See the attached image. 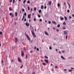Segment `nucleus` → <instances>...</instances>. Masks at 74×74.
I'll use <instances>...</instances> for the list:
<instances>
[{
	"mask_svg": "<svg viewBox=\"0 0 74 74\" xmlns=\"http://www.w3.org/2000/svg\"><path fill=\"white\" fill-rule=\"evenodd\" d=\"M31 33L34 37H36V35L34 33V31L31 30Z\"/></svg>",
	"mask_w": 74,
	"mask_h": 74,
	"instance_id": "obj_1",
	"label": "nucleus"
},
{
	"mask_svg": "<svg viewBox=\"0 0 74 74\" xmlns=\"http://www.w3.org/2000/svg\"><path fill=\"white\" fill-rule=\"evenodd\" d=\"M25 34L27 38L28 39V40H29V41H30V37H29V36H28V35H27V34H26V33H25Z\"/></svg>",
	"mask_w": 74,
	"mask_h": 74,
	"instance_id": "obj_2",
	"label": "nucleus"
},
{
	"mask_svg": "<svg viewBox=\"0 0 74 74\" xmlns=\"http://www.w3.org/2000/svg\"><path fill=\"white\" fill-rule=\"evenodd\" d=\"M21 56H22V57H23V56H24V52L22 50L21 51Z\"/></svg>",
	"mask_w": 74,
	"mask_h": 74,
	"instance_id": "obj_3",
	"label": "nucleus"
},
{
	"mask_svg": "<svg viewBox=\"0 0 74 74\" xmlns=\"http://www.w3.org/2000/svg\"><path fill=\"white\" fill-rule=\"evenodd\" d=\"M29 25L30 24L28 23H25V25L27 26V27H29Z\"/></svg>",
	"mask_w": 74,
	"mask_h": 74,
	"instance_id": "obj_4",
	"label": "nucleus"
},
{
	"mask_svg": "<svg viewBox=\"0 0 74 74\" xmlns=\"http://www.w3.org/2000/svg\"><path fill=\"white\" fill-rule=\"evenodd\" d=\"M51 4H52V1H50L49 2V5H51Z\"/></svg>",
	"mask_w": 74,
	"mask_h": 74,
	"instance_id": "obj_5",
	"label": "nucleus"
},
{
	"mask_svg": "<svg viewBox=\"0 0 74 74\" xmlns=\"http://www.w3.org/2000/svg\"><path fill=\"white\" fill-rule=\"evenodd\" d=\"M64 33L65 35H67V32L66 31H64Z\"/></svg>",
	"mask_w": 74,
	"mask_h": 74,
	"instance_id": "obj_6",
	"label": "nucleus"
},
{
	"mask_svg": "<svg viewBox=\"0 0 74 74\" xmlns=\"http://www.w3.org/2000/svg\"><path fill=\"white\" fill-rule=\"evenodd\" d=\"M52 23L54 25H56V22L55 21H52Z\"/></svg>",
	"mask_w": 74,
	"mask_h": 74,
	"instance_id": "obj_7",
	"label": "nucleus"
},
{
	"mask_svg": "<svg viewBox=\"0 0 74 74\" xmlns=\"http://www.w3.org/2000/svg\"><path fill=\"white\" fill-rule=\"evenodd\" d=\"M18 60L19 62H22V61L21 60V58H18Z\"/></svg>",
	"mask_w": 74,
	"mask_h": 74,
	"instance_id": "obj_8",
	"label": "nucleus"
},
{
	"mask_svg": "<svg viewBox=\"0 0 74 74\" xmlns=\"http://www.w3.org/2000/svg\"><path fill=\"white\" fill-rule=\"evenodd\" d=\"M45 34L46 35H47V36H48V33L47 32H46V31H45Z\"/></svg>",
	"mask_w": 74,
	"mask_h": 74,
	"instance_id": "obj_9",
	"label": "nucleus"
},
{
	"mask_svg": "<svg viewBox=\"0 0 74 74\" xmlns=\"http://www.w3.org/2000/svg\"><path fill=\"white\" fill-rule=\"evenodd\" d=\"M60 19L61 21H63V20H64V18L63 17H62V18H61L60 17Z\"/></svg>",
	"mask_w": 74,
	"mask_h": 74,
	"instance_id": "obj_10",
	"label": "nucleus"
},
{
	"mask_svg": "<svg viewBox=\"0 0 74 74\" xmlns=\"http://www.w3.org/2000/svg\"><path fill=\"white\" fill-rule=\"evenodd\" d=\"M30 15H31V14H29V15L28 16V18H29V19H30V18H31V17L30 16Z\"/></svg>",
	"mask_w": 74,
	"mask_h": 74,
	"instance_id": "obj_11",
	"label": "nucleus"
},
{
	"mask_svg": "<svg viewBox=\"0 0 74 74\" xmlns=\"http://www.w3.org/2000/svg\"><path fill=\"white\" fill-rule=\"evenodd\" d=\"M25 18V16H24V15L23 16V18H22L21 20V21L22 22V21H23V19H24Z\"/></svg>",
	"mask_w": 74,
	"mask_h": 74,
	"instance_id": "obj_12",
	"label": "nucleus"
},
{
	"mask_svg": "<svg viewBox=\"0 0 74 74\" xmlns=\"http://www.w3.org/2000/svg\"><path fill=\"white\" fill-rule=\"evenodd\" d=\"M64 18L65 21H67V17L65 16L64 17Z\"/></svg>",
	"mask_w": 74,
	"mask_h": 74,
	"instance_id": "obj_13",
	"label": "nucleus"
},
{
	"mask_svg": "<svg viewBox=\"0 0 74 74\" xmlns=\"http://www.w3.org/2000/svg\"><path fill=\"white\" fill-rule=\"evenodd\" d=\"M45 61L46 62H47V63H49V62H48V60H45Z\"/></svg>",
	"mask_w": 74,
	"mask_h": 74,
	"instance_id": "obj_14",
	"label": "nucleus"
},
{
	"mask_svg": "<svg viewBox=\"0 0 74 74\" xmlns=\"http://www.w3.org/2000/svg\"><path fill=\"white\" fill-rule=\"evenodd\" d=\"M61 58L63 60H64L65 59V58H64V57H63L62 56H61Z\"/></svg>",
	"mask_w": 74,
	"mask_h": 74,
	"instance_id": "obj_15",
	"label": "nucleus"
},
{
	"mask_svg": "<svg viewBox=\"0 0 74 74\" xmlns=\"http://www.w3.org/2000/svg\"><path fill=\"white\" fill-rule=\"evenodd\" d=\"M62 29L63 30H65V29H66V27H62Z\"/></svg>",
	"mask_w": 74,
	"mask_h": 74,
	"instance_id": "obj_16",
	"label": "nucleus"
},
{
	"mask_svg": "<svg viewBox=\"0 0 74 74\" xmlns=\"http://www.w3.org/2000/svg\"><path fill=\"white\" fill-rule=\"evenodd\" d=\"M18 15V13L17 12H15V16H17V15Z\"/></svg>",
	"mask_w": 74,
	"mask_h": 74,
	"instance_id": "obj_17",
	"label": "nucleus"
},
{
	"mask_svg": "<svg viewBox=\"0 0 74 74\" xmlns=\"http://www.w3.org/2000/svg\"><path fill=\"white\" fill-rule=\"evenodd\" d=\"M9 11H12V9L11 8V7H10L9 8Z\"/></svg>",
	"mask_w": 74,
	"mask_h": 74,
	"instance_id": "obj_18",
	"label": "nucleus"
},
{
	"mask_svg": "<svg viewBox=\"0 0 74 74\" xmlns=\"http://www.w3.org/2000/svg\"><path fill=\"white\" fill-rule=\"evenodd\" d=\"M41 9H43L44 8V6L43 5H42L41 7Z\"/></svg>",
	"mask_w": 74,
	"mask_h": 74,
	"instance_id": "obj_19",
	"label": "nucleus"
},
{
	"mask_svg": "<svg viewBox=\"0 0 74 74\" xmlns=\"http://www.w3.org/2000/svg\"><path fill=\"white\" fill-rule=\"evenodd\" d=\"M58 7H60V3H58Z\"/></svg>",
	"mask_w": 74,
	"mask_h": 74,
	"instance_id": "obj_20",
	"label": "nucleus"
},
{
	"mask_svg": "<svg viewBox=\"0 0 74 74\" xmlns=\"http://www.w3.org/2000/svg\"><path fill=\"white\" fill-rule=\"evenodd\" d=\"M45 59H48V57L46 56H45Z\"/></svg>",
	"mask_w": 74,
	"mask_h": 74,
	"instance_id": "obj_21",
	"label": "nucleus"
},
{
	"mask_svg": "<svg viewBox=\"0 0 74 74\" xmlns=\"http://www.w3.org/2000/svg\"><path fill=\"white\" fill-rule=\"evenodd\" d=\"M28 11H30V7L29 6L28 7Z\"/></svg>",
	"mask_w": 74,
	"mask_h": 74,
	"instance_id": "obj_22",
	"label": "nucleus"
},
{
	"mask_svg": "<svg viewBox=\"0 0 74 74\" xmlns=\"http://www.w3.org/2000/svg\"><path fill=\"white\" fill-rule=\"evenodd\" d=\"M39 13H41V10H39Z\"/></svg>",
	"mask_w": 74,
	"mask_h": 74,
	"instance_id": "obj_23",
	"label": "nucleus"
},
{
	"mask_svg": "<svg viewBox=\"0 0 74 74\" xmlns=\"http://www.w3.org/2000/svg\"><path fill=\"white\" fill-rule=\"evenodd\" d=\"M67 37H68V36L67 35L65 37V38H66V40H67Z\"/></svg>",
	"mask_w": 74,
	"mask_h": 74,
	"instance_id": "obj_24",
	"label": "nucleus"
},
{
	"mask_svg": "<svg viewBox=\"0 0 74 74\" xmlns=\"http://www.w3.org/2000/svg\"><path fill=\"white\" fill-rule=\"evenodd\" d=\"M34 10L35 11H36V7H35L34 8Z\"/></svg>",
	"mask_w": 74,
	"mask_h": 74,
	"instance_id": "obj_25",
	"label": "nucleus"
},
{
	"mask_svg": "<svg viewBox=\"0 0 74 74\" xmlns=\"http://www.w3.org/2000/svg\"><path fill=\"white\" fill-rule=\"evenodd\" d=\"M69 8H70H70L71 7L70 6V4H69Z\"/></svg>",
	"mask_w": 74,
	"mask_h": 74,
	"instance_id": "obj_26",
	"label": "nucleus"
},
{
	"mask_svg": "<svg viewBox=\"0 0 74 74\" xmlns=\"http://www.w3.org/2000/svg\"><path fill=\"white\" fill-rule=\"evenodd\" d=\"M48 23H49V24L50 25V24H51V21H49L48 22Z\"/></svg>",
	"mask_w": 74,
	"mask_h": 74,
	"instance_id": "obj_27",
	"label": "nucleus"
},
{
	"mask_svg": "<svg viewBox=\"0 0 74 74\" xmlns=\"http://www.w3.org/2000/svg\"><path fill=\"white\" fill-rule=\"evenodd\" d=\"M57 27H60V24H58V25H57Z\"/></svg>",
	"mask_w": 74,
	"mask_h": 74,
	"instance_id": "obj_28",
	"label": "nucleus"
},
{
	"mask_svg": "<svg viewBox=\"0 0 74 74\" xmlns=\"http://www.w3.org/2000/svg\"><path fill=\"white\" fill-rule=\"evenodd\" d=\"M24 15H25V16H26V12H25Z\"/></svg>",
	"mask_w": 74,
	"mask_h": 74,
	"instance_id": "obj_29",
	"label": "nucleus"
},
{
	"mask_svg": "<svg viewBox=\"0 0 74 74\" xmlns=\"http://www.w3.org/2000/svg\"><path fill=\"white\" fill-rule=\"evenodd\" d=\"M32 10H33V8H31L30 9V12H32Z\"/></svg>",
	"mask_w": 74,
	"mask_h": 74,
	"instance_id": "obj_30",
	"label": "nucleus"
},
{
	"mask_svg": "<svg viewBox=\"0 0 74 74\" xmlns=\"http://www.w3.org/2000/svg\"><path fill=\"white\" fill-rule=\"evenodd\" d=\"M38 16L39 18H40V17H41V16H40V15L38 14Z\"/></svg>",
	"mask_w": 74,
	"mask_h": 74,
	"instance_id": "obj_31",
	"label": "nucleus"
},
{
	"mask_svg": "<svg viewBox=\"0 0 74 74\" xmlns=\"http://www.w3.org/2000/svg\"><path fill=\"white\" fill-rule=\"evenodd\" d=\"M66 23H65V22H64L63 23V25H66Z\"/></svg>",
	"mask_w": 74,
	"mask_h": 74,
	"instance_id": "obj_32",
	"label": "nucleus"
},
{
	"mask_svg": "<svg viewBox=\"0 0 74 74\" xmlns=\"http://www.w3.org/2000/svg\"><path fill=\"white\" fill-rule=\"evenodd\" d=\"M27 3H29V4H30V1H27Z\"/></svg>",
	"mask_w": 74,
	"mask_h": 74,
	"instance_id": "obj_33",
	"label": "nucleus"
},
{
	"mask_svg": "<svg viewBox=\"0 0 74 74\" xmlns=\"http://www.w3.org/2000/svg\"><path fill=\"white\" fill-rule=\"evenodd\" d=\"M69 72H71V71H72V70L70 69L69 70Z\"/></svg>",
	"mask_w": 74,
	"mask_h": 74,
	"instance_id": "obj_34",
	"label": "nucleus"
},
{
	"mask_svg": "<svg viewBox=\"0 0 74 74\" xmlns=\"http://www.w3.org/2000/svg\"><path fill=\"white\" fill-rule=\"evenodd\" d=\"M12 18H13L14 17V14H12V15L11 16Z\"/></svg>",
	"mask_w": 74,
	"mask_h": 74,
	"instance_id": "obj_35",
	"label": "nucleus"
},
{
	"mask_svg": "<svg viewBox=\"0 0 74 74\" xmlns=\"http://www.w3.org/2000/svg\"><path fill=\"white\" fill-rule=\"evenodd\" d=\"M45 9H46L47 8V6H45L44 7Z\"/></svg>",
	"mask_w": 74,
	"mask_h": 74,
	"instance_id": "obj_36",
	"label": "nucleus"
},
{
	"mask_svg": "<svg viewBox=\"0 0 74 74\" xmlns=\"http://www.w3.org/2000/svg\"><path fill=\"white\" fill-rule=\"evenodd\" d=\"M22 11H23V12L25 11V9H22Z\"/></svg>",
	"mask_w": 74,
	"mask_h": 74,
	"instance_id": "obj_37",
	"label": "nucleus"
},
{
	"mask_svg": "<svg viewBox=\"0 0 74 74\" xmlns=\"http://www.w3.org/2000/svg\"><path fill=\"white\" fill-rule=\"evenodd\" d=\"M26 0H24V1L23 2V3H25V2H26Z\"/></svg>",
	"mask_w": 74,
	"mask_h": 74,
	"instance_id": "obj_38",
	"label": "nucleus"
},
{
	"mask_svg": "<svg viewBox=\"0 0 74 74\" xmlns=\"http://www.w3.org/2000/svg\"><path fill=\"white\" fill-rule=\"evenodd\" d=\"M67 12H70V10H67Z\"/></svg>",
	"mask_w": 74,
	"mask_h": 74,
	"instance_id": "obj_39",
	"label": "nucleus"
},
{
	"mask_svg": "<svg viewBox=\"0 0 74 74\" xmlns=\"http://www.w3.org/2000/svg\"><path fill=\"white\" fill-rule=\"evenodd\" d=\"M36 18H34V21L35 22V21H36Z\"/></svg>",
	"mask_w": 74,
	"mask_h": 74,
	"instance_id": "obj_40",
	"label": "nucleus"
},
{
	"mask_svg": "<svg viewBox=\"0 0 74 74\" xmlns=\"http://www.w3.org/2000/svg\"><path fill=\"white\" fill-rule=\"evenodd\" d=\"M10 16H11V15H12V13H10Z\"/></svg>",
	"mask_w": 74,
	"mask_h": 74,
	"instance_id": "obj_41",
	"label": "nucleus"
},
{
	"mask_svg": "<svg viewBox=\"0 0 74 74\" xmlns=\"http://www.w3.org/2000/svg\"><path fill=\"white\" fill-rule=\"evenodd\" d=\"M49 48L51 50V49H52V47H50Z\"/></svg>",
	"mask_w": 74,
	"mask_h": 74,
	"instance_id": "obj_42",
	"label": "nucleus"
},
{
	"mask_svg": "<svg viewBox=\"0 0 74 74\" xmlns=\"http://www.w3.org/2000/svg\"><path fill=\"white\" fill-rule=\"evenodd\" d=\"M64 52H65V51H64V50H63L62 51V53H64Z\"/></svg>",
	"mask_w": 74,
	"mask_h": 74,
	"instance_id": "obj_43",
	"label": "nucleus"
},
{
	"mask_svg": "<svg viewBox=\"0 0 74 74\" xmlns=\"http://www.w3.org/2000/svg\"><path fill=\"white\" fill-rule=\"evenodd\" d=\"M27 55H26V59H27Z\"/></svg>",
	"mask_w": 74,
	"mask_h": 74,
	"instance_id": "obj_44",
	"label": "nucleus"
},
{
	"mask_svg": "<svg viewBox=\"0 0 74 74\" xmlns=\"http://www.w3.org/2000/svg\"><path fill=\"white\" fill-rule=\"evenodd\" d=\"M15 0H13V3H15Z\"/></svg>",
	"mask_w": 74,
	"mask_h": 74,
	"instance_id": "obj_45",
	"label": "nucleus"
},
{
	"mask_svg": "<svg viewBox=\"0 0 74 74\" xmlns=\"http://www.w3.org/2000/svg\"><path fill=\"white\" fill-rule=\"evenodd\" d=\"M55 69H58V66H55Z\"/></svg>",
	"mask_w": 74,
	"mask_h": 74,
	"instance_id": "obj_46",
	"label": "nucleus"
},
{
	"mask_svg": "<svg viewBox=\"0 0 74 74\" xmlns=\"http://www.w3.org/2000/svg\"><path fill=\"white\" fill-rule=\"evenodd\" d=\"M3 34V32H0V34Z\"/></svg>",
	"mask_w": 74,
	"mask_h": 74,
	"instance_id": "obj_47",
	"label": "nucleus"
},
{
	"mask_svg": "<svg viewBox=\"0 0 74 74\" xmlns=\"http://www.w3.org/2000/svg\"><path fill=\"white\" fill-rule=\"evenodd\" d=\"M42 64L43 65H45V63H42Z\"/></svg>",
	"mask_w": 74,
	"mask_h": 74,
	"instance_id": "obj_48",
	"label": "nucleus"
},
{
	"mask_svg": "<svg viewBox=\"0 0 74 74\" xmlns=\"http://www.w3.org/2000/svg\"><path fill=\"white\" fill-rule=\"evenodd\" d=\"M36 49H37V50L38 51H39V49H38V48H37Z\"/></svg>",
	"mask_w": 74,
	"mask_h": 74,
	"instance_id": "obj_49",
	"label": "nucleus"
},
{
	"mask_svg": "<svg viewBox=\"0 0 74 74\" xmlns=\"http://www.w3.org/2000/svg\"><path fill=\"white\" fill-rule=\"evenodd\" d=\"M23 65H22V66H21V67L20 68L21 69H22V67H23Z\"/></svg>",
	"mask_w": 74,
	"mask_h": 74,
	"instance_id": "obj_50",
	"label": "nucleus"
},
{
	"mask_svg": "<svg viewBox=\"0 0 74 74\" xmlns=\"http://www.w3.org/2000/svg\"><path fill=\"white\" fill-rule=\"evenodd\" d=\"M40 22H42V19H40Z\"/></svg>",
	"mask_w": 74,
	"mask_h": 74,
	"instance_id": "obj_51",
	"label": "nucleus"
},
{
	"mask_svg": "<svg viewBox=\"0 0 74 74\" xmlns=\"http://www.w3.org/2000/svg\"><path fill=\"white\" fill-rule=\"evenodd\" d=\"M18 41V40H16L15 41V43H16V42Z\"/></svg>",
	"mask_w": 74,
	"mask_h": 74,
	"instance_id": "obj_52",
	"label": "nucleus"
},
{
	"mask_svg": "<svg viewBox=\"0 0 74 74\" xmlns=\"http://www.w3.org/2000/svg\"><path fill=\"white\" fill-rule=\"evenodd\" d=\"M24 21H26V18H25L24 19Z\"/></svg>",
	"mask_w": 74,
	"mask_h": 74,
	"instance_id": "obj_53",
	"label": "nucleus"
},
{
	"mask_svg": "<svg viewBox=\"0 0 74 74\" xmlns=\"http://www.w3.org/2000/svg\"><path fill=\"white\" fill-rule=\"evenodd\" d=\"M32 74H35V72H33Z\"/></svg>",
	"mask_w": 74,
	"mask_h": 74,
	"instance_id": "obj_54",
	"label": "nucleus"
},
{
	"mask_svg": "<svg viewBox=\"0 0 74 74\" xmlns=\"http://www.w3.org/2000/svg\"><path fill=\"white\" fill-rule=\"evenodd\" d=\"M12 0H10V3H11V2H12Z\"/></svg>",
	"mask_w": 74,
	"mask_h": 74,
	"instance_id": "obj_55",
	"label": "nucleus"
},
{
	"mask_svg": "<svg viewBox=\"0 0 74 74\" xmlns=\"http://www.w3.org/2000/svg\"><path fill=\"white\" fill-rule=\"evenodd\" d=\"M69 18H70V19H71V16H69Z\"/></svg>",
	"mask_w": 74,
	"mask_h": 74,
	"instance_id": "obj_56",
	"label": "nucleus"
},
{
	"mask_svg": "<svg viewBox=\"0 0 74 74\" xmlns=\"http://www.w3.org/2000/svg\"><path fill=\"white\" fill-rule=\"evenodd\" d=\"M1 62H2L3 63H4V61H3V60H2L1 61Z\"/></svg>",
	"mask_w": 74,
	"mask_h": 74,
	"instance_id": "obj_57",
	"label": "nucleus"
},
{
	"mask_svg": "<svg viewBox=\"0 0 74 74\" xmlns=\"http://www.w3.org/2000/svg\"><path fill=\"white\" fill-rule=\"evenodd\" d=\"M72 16L73 17H74V14H72Z\"/></svg>",
	"mask_w": 74,
	"mask_h": 74,
	"instance_id": "obj_58",
	"label": "nucleus"
},
{
	"mask_svg": "<svg viewBox=\"0 0 74 74\" xmlns=\"http://www.w3.org/2000/svg\"><path fill=\"white\" fill-rule=\"evenodd\" d=\"M34 49H36V47H35L34 48Z\"/></svg>",
	"mask_w": 74,
	"mask_h": 74,
	"instance_id": "obj_59",
	"label": "nucleus"
},
{
	"mask_svg": "<svg viewBox=\"0 0 74 74\" xmlns=\"http://www.w3.org/2000/svg\"><path fill=\"white\" fill-rule=\"evenodd\" d=\"M71 69H72V70H73V69H74V68H73V67H71Z\"/></svg>",
	"mask_w": 74,
	"mask_h": 74,
	"instance_id": "obj_60",
	"label": "nucleus"
},
{
	"mask_svg": "<svg viewBox=\"0 0 74 74\" xmlns=\"http://www.w3.org/2000/svg\"><path fill=\"white\" fill-rule=\"evenodd\" d=\"M59 53L60 54V53H61V52H60V51H59Z\"/></svg>",
	"mask_w": 74,
	"mask_h": 74,
	"instance_id": "obj_61",
	"label": "nucleus"
},
{
	"mask_svg": "<svg viewBox=\"0 0 74 74\" xmlns=\"http://www.w3.org/2000/svg\"><path fill=\"white\" fill-rule=\"evenodd\" d=\"M53 29L54 30H55V28H54V27H53Z\"/></svg>",
	"mask_w": 74,
	"mask_h": 74,
	"instance_id": "obj_62",
	"label": "nucleus"
},
{
	"mask_svg": "<svg viewBox=\"0 0 74 74\" xmlns=\"http://www.w3.org/2000/svg\"><path fill=\"white\" fill-rule=\"evenodd\" d=\"M56 31L57 32H59V29H57V30H56Z\"/></svg>",
	"mask_w": 74,
	"mask_h": 74,
	"instance_id": "obj_63",
	"label": "nucleus"
},
{
	"mask_svg": "<svg viewBox=\"0 0 74 74\" xmlns=\"http://www.w3.org/2000/svg\"><path fill=\"white\" fill-rule=\"evenodd\" d=\"M66 69H64V71H66Z\"/></svg>",
	"mask_w": 74,
	"mask_h": 74,
	"instance_id": "obj_64",
	"label": "nucleus"
}]
</instances>
